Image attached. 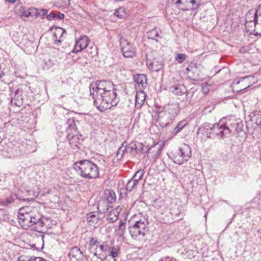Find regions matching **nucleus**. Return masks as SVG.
Returning a JSON list of instances; mask_svg holds the SVG:
<instances>
[{"label":"nucleus","mask_w":261,"mask_h":261,"mask_svg":"<svg viewBox=\"0 0 261 261\" xmlns=\"http://www.w3.org/2000/svg\"><path fill=\"white\" fill-rule=\"evenodd\" d=\"M89 90L94 105L101 112L116 106L119 102L116 90L110 81H97L90 84Z\"/></svg>","instance_id":"nucleus-1"},{"label":"nucleus","mask_w":261,"mask_h":261,"mask_svg":"<svg viewBox=\"0 0 261 261\" xmlns=\"http://www.w3.org/2000/svg\"><path fill=\"white\" fill-rule=\"evenodd\" d=\"M17 217L20 225L25 229L30 228L40 233H44L53 226L52 220L43 217L36 209L29 211V207L21 208Z\"/></svg>","instance_id":"nucleus-2"},{"label":"nucleus","mask_w":261,"mask_h":261,"mask_svg":"<svg viewBox=\"0 0 261 261\" xmlns=\"http://www.w3.org/2000/svg\"><path fill=\"white\" fill-rule=\"evenodd\" d=\"M73 168L77 174L85 179H95L99 175L98 166L89 160H81L74 163Z\"/></svg>","instance_id":"nucleus-3"},{"label":"nucleus","mask_w":261,"mask_h":261,"mask_svg":"<svg viewBox=\"0 0 261 261\" xmlns=\"http://www.w3.org/2000/svg\"><path fill=\"white\" fill-rule=\"evenodd\" d=\"M199 129H203L207 138H213L215 137L223 138L229 134V130L226 126L225 118L221 119L217 123L211 124L204 123Z\"/></svg>","instance_id":"nucleus-4"},{"label":"nucleus","mask_w":261,"mask_h":261,"mask_svg":"<svg viewBox=\"0 0 261 261\" xmlns=\"http://www.w3.org/2000/svg\"><path fill=\"white\" fill-rule=\"evenodd\" d=\"M149 224L148 216L143 217L129 227V231L133 239L142 241L148 232L147 225Z\"/></svg>","instance_id":"nucleus-5"},{"label":"nucleus","mask_w":261,"mask_h":261,"mask_svg":"<svg viewBox=\"0 0 261 261\" xmlns=\"http://www.w3.org/2000/svg\"><path fill=\"white\" fill-rule=\"evenodd\" d=\"M11 91V103L12 105L20 107L23 103V99L27 96L30 87L25 84L20 85L15 90L10 88Z\"/></svg>","instance_id":"nucleus-6"},{"label":"nucleus","mask_w":261,"mask_h":261,"mask_svg":"<svg viewBox=\"0 0 261 261\" xmlns=\"http://www.w3.org/2000/svg\"><path fill=\"white\" fill-rule=\"evenodd\" d=\"M261 4L259 5L257 8L256 9L255 12H253V10L249 11L246 15V24L249 26V23L253 24L254 29L253 30V34L255 36L260 35L261 31H258L259 27L260 24L258 23V14L259 13L261 16Z\"/></svg>","instance_id":"nucleus-7"},{"label":"nucleus","mask_w":261,"mask_h":261,"mask_svg":"<svg viewBox=\"0 0 261 261\" xmlns=\"http://www.w3.org/2000/svg\"><path fill=\"white\" fill-rule=\"evenodd\" d=\"M119 42L124 57L133 58L135 56V48L131 42L122 36L119 37Z\"/></svg>","instance_id":"nucleus-8"},{"label":"nucleus","mask_w":261,"mask_h":261,"mask_svg":"<svg viewBox=\"0 0 261 261\" xmlns=\"http://www.w3.org/2000/svg\"><path fill=\"white\" fill-rule=\"evenodd\" d=\"M144 174V171L142 169H139L137 171L132 179L128 180L126 184V189L127 191H132L135 189L140 182Z\"/></svg>","instance_id":"nucleus-9"},{"label":"nucleus","mask_w":261,"mask_h":261,"mask_svg":"<svg viewBox=\"0 0 261 261\" xmlns=\"http://www.w3.org/2000/svg\"><path fill=\"white\" fill-rule=\"evenodd\" d=\"M226 126L229 130V134L232 132L239 133L242 130L243 124L240 120H226L225 119Z\"/></svg>","instance_id":"nucleus-10"},{"label":"nucleus","mask_w":261,"mask_h":261,"mask_svg":"<svg viewBox=\"0 0 261 261\" xmlns=\"http://www.w3.org/2000/svg\"><path fill=\"white\" fill-rule=\"evenodd\" d=\"M174 119L162 110L158 113L157 122L161 127L164 128L167 126Z\"/></svg>","instance_id":"nucleus-11"},{"label":"nucleus","mask_w":261,"mask_h":261,"mask_svg":"<svg viewBox=\"0 0 261 261\" xmlns=\"http://www.w3.org/2000/svg\"><path fill=\"white\" fill-rule=\"evenodd\" d=\"M89 39L86 36H81L79 39L76 40L74 48L71 53H77L81 51L86 48L89 44Z\"/></svg>","instance_id":"nucleus-12"},{"label":"nucleus","mask_w":261,"mask_h":261,"mask_svg":"<svg viewBox=\"0 0 261 261\" xmlns=\"http://www.w3.org/2000/svg\"><path fill=\"white\" fill-rule=\"evenodd\" d=\"M162 110L174 118L178 115L180 112L179 104L176 102L167 104L164 106Z\"/></svg>","instance_id":"nucleus-13"},{"label":"nucleus","mask_w":261,"mask_h":261,"mask_svg":"<svg viewBox=\"0 0 261 261\" xmlns=\"http://www.w3.org/2000/svg\"><path fill=\"white\" fill-rule=\"evenodd\" d=\"M68 256L70 261H82L84 255L79 247H74L70 249Z\"/></svg>","instance_id":"nucleus-14"},{"label":"nucleus","mask_w":261,"mask_h":261,"mask_svg":"<svg viewBox=\"0 0 261 261\" xmlns=\"http://www.w3.org/2000/svg\"><path fill=\"white\" fill-rule=\"evenodd\" d=\"M178 149L184 163L188 161L192 154L190 147L188 145L184 144Z\"/></svg>","instance_id":"nucleus-15"},{"label":"nucleus","mask_w":261,"mask_h":261,"mask_svg":"<svg viewBox=\"0 0 261 261\" xmlns=\"http://www.w3.org/2000/svg\"><path fill=\"white\" fill-rule=\"evenodd\" d=\"M198 69L194 63H191L186 69V73L188 76L193 80H197L198 79Z\"/></svg>","instance_id":"nucleus-16"},{"label":"nucleus","mask_w":261,"mask_h":261,"mask_svg":"<svg viewBox=\"0 0 261 261\" xmlns=\"http://www.w3.org/2000/svg\"><path fill=\"white\" fill-rule=\"evenodd\" d=\"M126 221L125 219L120 220L118 224L114 226L115 232L117 236L123 238L126 231Z\"/></svg>","instance_id":"nucleus-17"},{"label":"nucleus","mask_w":261,"mask_h":261,"mask_svg":"<svg viewBox=\"0 0 261 261\" xmlns=\"http://www.w3.org/2000/svg\"><path fill=\"white\" fill-rule=\"evenodd\" d=\"M82 136L80 135L79 136L78 132L77 133L72 134L70 137L68 136V139L69 140V143L71 145V147L73 149L75 148H79L80 142L82 141L81 138Z\"/></svg>","instance_id":"nucleus-18"},{"label":"nucleus","mask_w":261,"mask_h":261,"mask_svg":"<svg viewBox=\"0 0 261 261\" xmlns=\"http://www.w3.org/2000/svg\"><path fill=\"white\" fill-rule=\"evenodd\" d=\"M169 90L177 96H181L187 92L186 87L181 84L174 85L170 87Z\"/></svg>","instance_id":"nucleus-19"},{"label":"nucleus","mask_w":261,"mask_h":261,"mask_svg":"<svg viewBox=\"0 0 261 261\" xmlns=\"http://www.w3.org/2000/svg\"><path fill=\"white\" fill-rule=\"evenodd\" d=\"M146 65L150 70L155 72L160 71L163 67L160 62L155 59H153V61L147 59Z\"/></svg>","instance_id":"nucleus-20"},{"label":"nucleus","mask_w":261,"mask_h":261,"mask_svg":"<svg viewBox=\"0 0 261 261\" xmlns=\"http://www.w3.org/2000/svg\"><path fill=\"white\" fill-rule=\"evenodd\" d=\"M66 124L67 125L66 132L69 137L73 133H77V127L75 121L73 118L68 119L66 121Z\"/></svg>","instance_id":"nucleus-21"},{"label":"nucleus","mask_w":261,"mask_h":261,"mask_svg":"<svg viewBox=\"0 0 261 261\" xmlns=\"http://www.w3.org/2000/svg\"><path fill=\"white\" fill-rule=\"evenodd\" d=\"M66 35V32L65 29L60 27H56L55 32L54 33V37L55 38L56 42L61 43V39L65 38Z\"/></svg>","instance_id":"nucleus-22"},{"label":"nucleus","mask_w":261,"mask_h":261,"mask_svg":"<svg viewBox=\"0 0 261 261\" xmlns=\"http://www.w3.org/2000/svg\"><path fill=\"white\" fill-rule=\"evenodd\" d=\"M17 198V195L15 194H11L9 196L0 199V205L8 206L14 202L15 199Z\"/></svg>","instance_id":"nucleus-23"},{"label":"nucleus","mask_w":261,"mask_h":261,"mask_svg":"<svg viewBox=\"0 0 261 261\" xmlns=\"http://www.w3.org/2000/svg\"><path fill=\"white\" fill-rule=\"evenodd\" d=\"M126 150L127 145H125L124 143L122 144V145L119 147V148L117 150L116 154L113 160V162L115 163L117 161H121L123 158V154L125 151Z\"/></svg>","instance_id":"nucleus-24"},{"label":"nucleus","mask_w":261,"mask_h":261,"mask_svg":"<svg viewBox=\"0 0 261 261\" xmlns=\"http://www.w3.org/2000/svg\"><path fill=\"white\" fill-rule=\"evenodd\" d=\"M134 80L139 86H141L142 88L146 87L147 78L145 74H137L134 76Z\"/></svg>","instance_id":"nucleus-25"},{"label":"nucleus","mask_w":261,"mask_h":261,"mask_svg":"<svg viewBox=\"0 0 261 261\" xmlns=\"http://www.w3.org/2000/svg\"><path fill=\"white\" fill-rule=\"evenodd\" d=\"M145 99V94L143 91L136 93L135 98V107L137 108L141 107Z\"/></svg>","instance_id":"nucleus-26"},{"label":"nucleus","mask_w":261,"mask_h":261,"mask_svg":"<svg viewBox=\"0 0 261 261\" xmlns=\"http://www.w3.org/2000/svg\"><path fill=\"white\" fill-rule=\"evenodd\" d=\"M107 202L112 203L116 200V196L115 192L111 190H107L105 191V197Z\"/></svg>","instance_id":"nucleus-27"},{"label":"nucleus","mask_w":261,"mask_h":261,"mask_svg":"<svg viewBox=\"0 0 261 261\" xmlns=\"http://www.w3.org/2000/svg\"><path fill=\"white\" fill-rule=\"evenodd\" d=\"M87 221L90 225H94V224L98 223V215L96 214L94 212L88 214L87 215Z\"/></svg>","instance_id":"nucleus-28"},{"label":"nucleus","mask_w":261,"mask_h":261,"mask_svg":"<svg viewBox=\"0 0 261 261\" xmlns=\"http://www.w3.org/2000/svg\"><path fill=\"white\" fill-rule=\"evenodd\" d=\"M251 121L257 126L261 125V114L259 112H253L250 114Z\"/></svg>","instance_id":"nucleus-29"},{"label":"nucleus","mask_w":261,"mask_h":261,"mask_svg":"<svg viewBox=\"0 0 261 261\" xmlns=\"http://www.w3.org/2000/svg\"><path fill=\"white\" fill-rule=\"evenodd\" d=\"M119 215V213L117 210H113L109 213L107 220L109 223H114L118 220Z\"/></svg>","instance_id":"nucleus-30"},{"label":"nucleus","mask_w":261,"mask_h":261,"mask_svg":"<svg viewBox=\"0 0 261 261\" xmlns=\"http://www.w3.org/2000/svg\"><path fill=\"white\" fill-rule=\"evenodd\" d=\"M162 150V147L158 144H155L151 146L150 148H149L147 151L148 153H154L153 157L156 158L158 156L159 153L161 152Z\"/></svg>","instance_id":"nucleus-31"},{"label":"nucleus","mask_w":261,"mask_h":261,"mask_svg":"<svg viewBox=\"0 0 261 261\" xmlns=\"http://www.w3.org/2000/svg\"><path fill=\"white\" fill-rule=\"evenodd\" d=\"M114 15L120 19H123L127 16L126 9L124 7H120L115 9Z\"/></svg>","instance_id":"nucleus-32"},{"label":"nucleus","mask_w":261,"mask_h":261,"mask_svg":"<svg viewBox=\"0 0 261 261\" xmlns=\"http://www.w3.org/2000/svg\"><path fill=\"white\" fill-rule=\"evenodd\" d=\"M173 162L177 164L182 165L184 164L182 159H181V155L179 152V149L175 151L173 155Z\"/></svg>","instance_id":"nucleus-33"},{"label":"nucleus","mask_w":261,"mask_h":261,"mask_svg":"<svg viewBox=\"0 0 261 261\" xmlns=\"http://www.w3.org/2000/svg\"><path fill=\"white\" fill-rule=\"evenodd\" d=\"M187 124V122L185 120H182L180 122H179L177 125L174 128L172 134L174 135L178 134L179 132L181 131V130L184 128V127L186 126Z\"/></svg>","instance_id":"nucleus-34"},{"label":"nucleus","mask_w":261,"mask_h":261,"mask_svg":"<svg viewBox=\"0 0 261 261\" xmlns=\"http://www.w3.org/2000/svg\"><path fill=\"white\" fill-rule=\"evenodd\" d=\"M147 35L148 39H154L156 41H158V39L156 38L159 37V35L156 29H153L152 30L148 31L147 33Z\"/></svg>","instance_id":"nucleus-35"},{"label":"nucleus","mask_w":261,"mask_h":261,"mask_svg":"<svg viewBox=\"0 0 261 261\" xmlns=\"http://www.w3.org/2000/svg\"><path fill=\"white\" fill-rule=\"evenodd\" d=\"M39 257L29 256H20L18 258V261H37Z\"/></svg>","instance_id":"nucleus-36"},{"label":"nucleus","mask_w":261,"mask_h":261,"mask_svg":"<svg viewBox=\"0 0 261 261\" xmlns=\"http://www.w3.org/2000/svg\"><path fill=\"white\" fill-rule=\"evenodd\" d=\"M29 11L30 12H28V14L30 15V16H38L39 10L38 9L32 7L29 8Z\"/></svg>","instance_id":"nucleus-37"},{"label":"nucleus","mask_w":261,"mask_h":261,"mask_svg":"<svg viewBox=\"0 0 261 261\" xmlns=\"http://www.w3.org/2000/svg\"><path fill=\"white\" fill-rule=\"evenodd\" d=\"M186 57V55L184 54H178L175 57V60L178 63H181L185 61Z\"/></svg>","instance_id":"nucleus-38"},{"label":"nucleus","mask_w":261,"mask_h":261,"mask_svg":"<svg viewBox=\"0 0 261 261\" xmlns=\"http://www.w3.org/2000/svg\"><path fill=\"white\" fill-rule=\"evenodd\" d=\"M19 14L21 16H24L25 17H30V15H28V13L30 12L29 9L25 10V8L23 7H21L19 10Z\"/></svg>","instance_id":"nucleus-39"},{"label":"nucleus","mask_w":261,"mask_h":261,"mask_svg":"<svg viewBox=\"0 0 261 261\" xmlns=\"http://www.w3.org/2000/svg\"><path fill=\"white\" fill-rule=\"evenodd\" d=\"M110 254L112 256V258L115 259L118 255V248L115 247H112L110 248Z\"/></svg>","instance_id":"nucleus-40"},{"label":"nucleus","mask_w":261,"mask_h":261,"mask_svg":"<svg viewBox=\"0 0 261 261\" xmlns=\"http://www.w3.org/2000/svg\"><path fill=\"white\" fill-rule=\"evenodd\" d=\"M194 90L191 89L189 91L187 92L186 94V100L188 101L189 103L191 100L192 97L193 96V94H194Z\"/></svg>","instance_id":"nucleus-41"},{"label":"nucleus","mask_w":261,"mask_h":261,"mask_svg":"<svg viewBox=\"0 0 261 261\" xmlns=\"http://www.w3.org/2000/svg\"><path fill=\"white\" fill-rule=\"evenodd\" d=\"M159 261H178L176 258L171 256H165L160 259Z\"/></svg>","instance_id":"nucleus-42"},{"label":"nucleus","mask_w":261,"mask_h":261,"mask_svg":"<svg viewBox=\"0 0 261 261\" xmlns=\"http://www.w3.org/2000/svg\"><path fill=\"white\" fill-rule=\"evenodd\" d=\"M251 77L250 76H245V77H241L240 79L239 80H236L234 81V82L236 83L237 85H238L241 82H242L243 81H244V80H246L247 79H249Z\"/></svg>","instance_id":"nucleus-43"},{"label":"nucleus","mask_w":261,"mask_h":261,"mask_svg":"<svg viewBox=\"0 0 261 261\" xmlns=\"http://www.w3.org/2000/svg\"><path fill=\"white\" fill-rule=\"evenodd\" d=\"M61 2V6L66 7L70 4V0H60Z\"/></svg>","instance_id":"nucleus-44"},{"label":"nucleus","mask_w":261,"mask_h":261,"mask_svg":"<svg viewBox=\"0 0 261 261\" xmlns=\"http://www.w3.org/2000/svg\"><path fill=\"white\" fill-rule=\"evenodd\" d=\"M130 149V151L131 152L134 150H136L137 146L134 143H130V144H129L128 146H127V149Z\"/></svg>","instance_id":"nucleus-45"},{"label":"nucleus","mask_w":261,"mask_h":261,"mask_svg":"<svg viewBox=\"0 0 261 261\" xmlns=\"http://www.w3.org/2000/svg\"><path fill=\"white\" fill-rule=\"evenodd\" d=\"M99 242L96 239H95L94 238H92L90 241V245L91 246H94L98 244Z\"/></svg>","instance_id":"nucleus-46"},{"label":"nucleus","mask_w":261,"mask_h":261,"mask_svg":"<svg viewBox=\"0 0 261 261\" xmlns=\"http://www.w3.org/2000/svg\"><path fill=\"white\" fill-rule=\"evenodd\" d=\"M47 11L46 9L39 10L38 16H43L47 15Z\"/></svg>","instance_id":"nucleus-47"},{"label":"nucleus","mask_w":261,"mask_h":261,"mask_svg":"<svg viewBox=\"0 0 261 261\" xmlns=\"http://www.w3.org/2000/svg\"><path fill=\"white\" fill-rule=\"evenodd\" d=\"M55 17L56 14L53 12H51L47 16V18L49 20H52L55 18Z\"/></svg>","instance_id":"nucleus-48"},{"label":"nucleus","mask_w":261,"mask_h":261,"mask_svg":"<svg viewBox=\"0 0 261 261\" xmlns=\"http://www.w3.org/2000/svg\"><path fill=\"white\" fill-rule=\"evenodd\" d=\"M208 89L206 86H203L202 87V92L204 94H207L208 92Z\"/></svg>","instance_id":"nucleus-49"},{"label":"nucleus","mask_w":261,"mask_h":261,"mask_svg":"<svg viewBox=\"0 0 261 261\" xmlns=\"http://www.w3.org/2000/svg\"><path fill=\"white\" fill-rule=\"evenodd\" d=\"M57 17L59 19L62 20L64 18V15L63 13H59L57 15Z\"/></svg>","instance_id":"nucleus-50"},{"label":"nucleus","mask_w":261,"mask_h":261,"mask_svg":"<svg viewBox=\"0 0 261 261\" xmlns=\"http://www.w3.org/2000/svg\"><path fill=\"white\" fill-rule=\"evenodd\" d=\"M190 3L192 4L193 5L196 4V8H198L200 6H198V2L196 0H191L190 1Z\"/></svg>","instance_id":"nucleus-51"},{"label":"nucleus","mask_w":261,"mask_h":261,"mask_svg":"<svg viewBox=\"0 0 261 261\" xmlns=\"http://www.w3.org/2000/svg\"><path fill=\"white\" fill-rule=\"evenodd\" d=\"M99 248L101 252H104L106 251V249L104 245H100L99 246Z\"/></svg>","instance_id":"nucleus-52"},{"label":"nucleus","mask_w":261,"mask_h":261,"mask_svg":"<svg viewBox=\"0 0 261 261\" xmlns=\"http://www.w3.org/2000/svg\"><path fill=\"white\" fill-rule=\"evenodd\" d=\"M172 1L176 5L181 4V0H172Z\"/></svg>","instance_id":"nucleus-53"},{"label":"nucleus","mask_w":261,"mask_h":261,"mask_svg":"<svg viewBox=\"0 0 261 261\" xmlns=\"http://www.w3.org/2000/svg\"><path fill=\"white\" fill-rule=\"evenodd\" d=\"M67 143L68 142L64 143V142H60L59 144H58V147L62 148V146L63 144H64L65 143Z\"/></svg>","instance_id":"nucleus-54"},{"label":"nucleus","mask_w":261,"mask_h":261,"mask_svg":"<svg viewBox=\"0 0 261 261\" xmlns=\"http://www.w3.org/2000/svg\"><path fill=\"white\" fill-rule=\"evenodd\" d=\"M4 149V147L3 144L0 143V151H3Z\"/></svg>","instance_id":"nucleus-55"},{"label":"nucleus","mask_w":261,"mask_h":261,"mask_svg":"<svg viewBox=\"0 0 261 261\" xmlns=\"http://www.w3.org/2000/svg\"><path fill=\"white\" fill-rule=\"evenodd\" d=\"M250 87V85H249V84H248V85H247V86H246L245 87H244V88H243L242 89H240V90H239V91H243V90H245V89H247V88H248V87Z\"/></svg>","instance_id":"nucleus-56"},{"label":"nucleus","mask_w":261,"mask_h":261,"mask_svg":"<svg viewBox=\"0 0 261 261\" xmlns=\"http://www.w3.org/2000/svg\"><path fill=\"white\" fill-rule=\"evenodd\" d=\"M37 260H38L37 261H47L45 259H43L41 257H39V258H37Z\"/></svg>","instance_id":"nucleus-57"},{"label":"nucleus","mask_w":261,"mask_h":261,"mask_svg":"<svg viewBox=\"0 0 261 261\" xmlns=\"http://www.w3.org/2000/svg\"><path fill=\"white\" fill-rule=\"evenodd\" d=\"M198 2V6H200L202 0H196Z\"/></svg>","instance_id":"nucleus-58"},{"label":"nucleus","mask_w":261,"mask_h":261,"mask_svg":"<svg viewBox=\"0 0 261 261\" xmlns=\"http://www.w3.org/2000/svg\"><path fill=\"white\" fill-rule=\"evenodd\" d=\"M94 255L95 256L97 257L98 258H100V257H98V254H97V251H96V252H95L94 253Z\"/></svg>","instance_id":"nucleus-59"},{"label":"nucleus","mask_w":261,"mask_h":261,"mask_svg":"<svg viewBox=\"0 0 261 261\" xmlns=\"http://www.w3.org/2000/svg\"><path fill=\"white\" fill-rule=\"evenodd\" d=\"M7 1L11 3H13L16 1V0H7Z\"/></svg>","instance_id":"nucleus-60"},{"label":"nucleus","mask_w":261,"mask_h":261,"mask_svg":"<svg viewBox=\"0 0 261 261\" xmlns=\"http://www.w3.org/2000/svg\"><path fill=\"white\" fill-rule=\"evenodd\" d=\"M2 141V139H1V138L0 137V143H1Z\"/></svg>","instance_id":"nucleus-61"}]
</instances>
